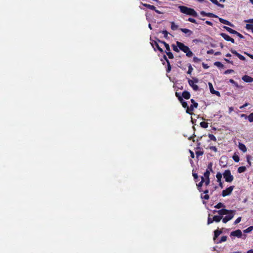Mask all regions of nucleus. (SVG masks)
Wrapping results in <instances>:
<instances>
[{"mask_svg":"<svg viewBox=\"0 0 253 253\" xmlns=\"http://www.w3.org/2000/svg\"><path fill=\"white\" fill-rule=\"evenodd\" d=\"M235 211L227 210L224 209H221L218 211V213L219 215H226L224 218H222V221L224 223H226L227 221L231 220L235 214Z\"/></svg>","mask_w":253,"mask_h":253,"instance_id":"1","label":"nucleus"},{"mask_svg":"<svg viewBox=\"0 0 253 253\" xmlns=\"http://www.w3.org/2000/svg\"><path fill=\"white\" fill-rule=\"evenodd\" d=\"M179 8L180 11L188 15H191L195 17L198 16L197 12L193 8L186 7L185 6H179Z\"/></svg>","mask_w":253,"mask_h":253,"instance_id":"2","label":"nucleus"},{"mask_svg":"<svg viewBox=\"0 0 253 253\" xmlns=\"http://www.w3.org/2000/svg\"><path fill=\"white\" fill-rule=\"evenodd\" d=\"M176 44L179 49L186 53L187 56L191 57L193 56V52L190 50V48L184 43L179 42H176Z\"/></svg>","mask_w":253,"mask_h":253,"instance_id":"3","label":"nucleus"},{"mask_svg":"<svg viewBox=\"0 0 253 253\" xmlns=\"http://www.w3.org/2000/svg\"><path fill=\"white\" fill-rule=\"evenodd\" d=\"M192 174H193V176L194 177L195 182H197L196 185H197L198 190H199L200 192H201V187L202 186L203 182H204L205 181L204 177H206V171L203 173V176H201V181L200 182H199L198 183H197L198 181V176L197 173L193 172Z\"/></svg>","mask_w":253,"mask_h":253,"instance_id":"4","label":"nucleus"},{"mask_svg":"<svg viewBox=\"0 0 253 253\" xmlns=\"http://www.w3.org/2000/svg\"><path fill=\"white\" fill-rule=\"evenodd\" d=\"M223 175L226 182H230L233 180V177L231 175L229 170H226L223 173Z\"/></svg>","mask_w":253,"mask_h":253,"instance_id":"5","label":"nucleus"},{"mask_svg":"<svg viewBox=\"0 0 253 253\" xmlns=\"http://www.w3.org/2000/svg\"><path fill=\"white\" fill-rule=\"evenodd\" d=\"M150 43L152 47L154 48L155 51H156V50L157 49L161 53L164 52L163 49L160 46L157 41L151 40Z\"/></svg>","mask_w":253,"mask_h":253,"instance_id":"6","label":"nucleus"},{"mask_svg":"<svg viewBox=\"0 0 253 253\" xmlns=\"http://www.w3.org/2000/svg\"><path fill=\"white\" fill-rule=\"evenodd\" d=\"M197 143H198V145H197V147L196 148V150L195 153H196L197 157L198 158L199 156L203 155L204 150H201L200 146L201 143H200V142H199L198 140H197Z\"/></svg>","mask_w":253,"mask_h":253,"instance_id":"7","label":"nucleus"},{"mask_svg":"<svg viewBox=\"0 0 253 253\" xmlns=\"http://www.w3.org/2000/svg\"><path fill=\"white\" fill-rule=\"evenodd\" d=\"M234 188V186H231L225 190L222 191V195L223 197L229 195Z\"/></svg>","mask_w":253,"mask_h":253,"instance_id":"8","label":"nucleus"},{"mask_svg":"<svg viewBox=\"0 0 253 253\" xmlns=\"http://www.w3.org/2000/svg\"><path fill=\"white\" fill-rule=\"evenodd\" d=\"M197 82H198V80L196 79H194V81L190 80V79L188 80V83H189V85L192 87V88L194 90H197L198 89V86L197 85L194 84L195 83H197Z\"/></svg>","mask_w":253,"mask_h":253,"instance_id":"9","label":"nucleus"},{"mask_svg":"<svg viewBox=\"0 0 253 253\" xmlns=\"http://www.w3.org/2000/svg\"><path fill=\"white\" fill-rule=\"evenodd\" d=\"M209 88H210V91H211V92L212 94H215V95H216L218 96H220V92L219 91H215L213 89V86H212L211 83H209Z\"/></svg>","mask_w":253,"mask_h":253,"instance_id":"10","label":"nucleus"},{"mask_svg":"<svg viewBox=\"0 0 253 253\" xmlns=\"http://www.w3.org/2000/svg\"><path fill=\"white\" fill-rule=\"evenodd\" d=\"M220 35L222 38H223L225 40L227 41H230L232 43H234L235 41L234 40L233 38H231L230 37H229L228 35L225 33H221Z\"/></svg>","mask_w":253,"mask_h":253,"instance_id":"11","label":"nucleus"},{"mask_svg":"<svg viewBox=\"0 0 253 253\" xmlns=\"http://www.w3.org/2000/svg\"><path fill=\"white\" fill-rule=\"evenodd\" d=\"M231 235L233 236H236L238 237H241L242 235V233L241 231L239 229H238L235 231H233L231 233Z\"/></svg>","mask_w":253,"mask_h":253,"instance_id":"12","label":"nucleus"},{"mask_svg":"<svg viewBox=\"0 0 253 253\" xmlns=\"http://www.w3.org/2000/svg\"><path fill=\"white\" fill-rule=\"evenodd\" d=\"M242 80L247 83H251L253 82V78L252 77L248 76V75H245L242 77Z\"/></svg>","mask_w":253,"mask_h":253,"instance_id":"13","label":"nucleus"},{"mask_svg":"<svg viewBox=\"0 0 253 253\" xmlns=\"http://www.w3.org/2000/svg\"><path fill=\"white\" fill-rule=\"evenodd\" d=\"M190 93L188 91H184L182 93V97L186 99H188L190 98Z\"/></svg>","mask_w":253,"mask_h":253,"instance_id":"14","label":"nucleus"},{"mask_svg":"<svg viewBox=\"0 0 253 253\" xmlns=\"http://www.w3.org/2000/svg\"><path fill=\"white\" fill-rule=\"evenodd\" d=\"M178 100L182 104V105L183 107H184V108H186V109L187 108V107H188V105L187 102H185L183 100V99L182 98V97H178Z\"/></svg>","mask_w":253,"mask_h":253,"instance_id":"15","label":"nucleus"},{"mask_svg":"<svg viewBox=\"0 0 253 253\" xmlns=\"http://www.w3.org/2000/svg\"><path fill=\"white\" fill-rule=\"evenodd\" d=\"M219 21L221 23H222L223 24H224L225 25H227L230 26L231 27L233 26V25L232 24H231L230 22H229L228 21H227L226 20H225V19H223L222 18H219Z\"/></svg>","mask_w":253,"mask_h":253,"instance_id":"16","label":"nucleus"},{"mask_svg":"<svg viewBox=\"0 0 253 253\" xmlns=\"http://www.w3.org/2000/svg\"><path fill=\"white\" fill-rule=\"evenodd\" d=\"M238 147L244 153L246 152L247 150L246 146L241 142L239 143Z\"/></svg>","mask_w":253,"mask_h":253,"instance_id":"17","label":"nucleus"},{"mask_svg":"<svg viewBox=\"0 0 253 253\" xmlns=\"http://www.w3.org/2000/svg\"><path fill=\"white\" fill-rule=\"evenodd\" d=\"M141 4L145 7H147V8L149 9H151V10H155V6L153 5H151V4H147V3H141Z\"/></svg>","mask_w":253,"mask_h":253,"instance_id":"18","label":"nucleus"},{"mask_svg":"<svg viewBox=\"0 0 253 253\" xmlns=\"http://www.w3.org/2000/svg\"><path fill=\"white\" fill-rule=\"evenodd\" d=\"M194 108V106L191 104L190 107L188 106L187 107L186 110V112L188 114H192Z\"/></svg>","mask_w":253,"mask_h":253,"instance_id":"19","label":"nucleus"},{"mask_svg":"<svg viewBox=\"0 0 253 253\" xmlns=\"http://www.w3.org/2000/svg\"><path fill=\"white\" fill-rule=\"evenodd\" d=\"M224 29H225L228 32H229V33H231V34H235V33H237V31L228 27H226V26H224L223 27Z\"/></svg>","mask_w":253,"mask_h":253,"instance_id":"20","label":"nucleus"},{"mask_svg":"<svg viewBox=\"0 0 253 253\" xmlns=\"http://www.w3.org/2000/svg\"><path fill=\"white\" fill-rule=\"evenodd\" d=\"M180 30L185 34H188L189 35H190L192 33V32L188 29L181 28Z\"/></svg>","mask_w":253,"mask_h":253,"instance_id":"21","label":"nucleus"},{"mask_svg":"<svg viewBox=\"0 0 253 253\" xmlns=\"http://www.w3.org/2000/svg\"><path fill=\"white\" fill-rule=\"evenodd\" d=\"M213 218L214 221L219 222L222 218V215L219 214V215H214Z\"/></svg>","mask_w":253,"mask_h":253,"instance_id":"22","label":"nucleus"},{"mask_svg":"<svg viewBox=\"0 0 253 253\" xmlns=\"http://www.w3.org/2000/svg\"><path fill=\"white\" fill-rule=\"evenodd\" d=\"M222 233V231L220 230H216L214 231V236L213 238L214 240H215L216 238Z\"/></svg>","mask_w":253,"mask_h":253,"instance_id":"23","label":"nucleus"},{"mask_svg":"<svg viewBox=\"0 0 253 253\" xmlns=\"http://www.w3.org/2000/svg\"><path fill=\"white\" fill-rule=\"evenodd\" d=\"M201 199H203V203L204 204H206V201H205V200H206V190L204 191L203 192V193L201 194Z\"/></svg>","mask_w":253,"mask_h":253,"instance_id":"24","label":"nucleus"},{"mask_svg":"<svg viewBox=\"0 0 253 253\" xmlns=\"http://www.w3.org/2000/svg\"><path fill=\"white\" fill-rule=\"evenodd\" d=\"M171 24V29L172 30H176L178 28V25H175V24L174 23V22H171L170 23Z\"/></svg>","mask_w":253,"mask_h":253,"instance_id":"25","label":"nucleus"},{"mask_svg":"<svg viewBox=\"0 0 253 253\" xmlns=\"http://www.w3.org/2000/svg\"><path fill=\"white\" fill-rule=\"evenodd\" d=\"M167 67L166 69V72H167V73H169L170 72V71L171 70V66L170 65V62L167 63Z\"/></svg>","mask_w":253,"mask_h":253,"instance_id":"26","label":"nucleus"},{"mask_svg":"<svg viewBox=\"0 0 253 253\" xmlns=\"http://www.w3.org/2000/svg\"><path fill=\"white\" fill-rule=\"evenodd\" d=\"M246 170V168L245 167L242 166L240 167L238 169V171L239 173H242L244 172Z\"/></svg>","mask_w":253,"mask_h":253,"instance_id":"27","label":"nucleus"},{"mask_svg":"<svg viewBox=\"0 0 253 253\" xmlns=\"http://www.w3.org/2000/svg\"><path fill=\"white\" fill-rule=\"evenodd\" d=\"M171 47H172V49L174 51L176 52H178L179 51V50L178 49L179 48L177 45H175V44H173L171 45Z\"/></svg>","mask_w":253,"mask_h":253,"instance_id":"28","label":"nucleus"},{"mask_svg":"<svg viewBox=\"0 0 253 253\" xmlns=\"http://www.w3.org/2000/svg\"><path fill=\"white\" fill-rule=\"evenodd\" d=\"M253 230V226H250L248 227L247 229L244 230V232L245 233H249Z\"/></svg>","mask_w":253,"mask_h":253,"instance_id":"29","label":"nucleus"},{"mask_svg":"<svg viewBox=\"0 0 253 253\" xmlns=\"http://www.w3.org/2000/svg\"><path fill=\"white\" fill-rule=\"evenodd\" d=\"M166 53L168 56L169 58L173 59L174 58L173 54L170 51L167 52Z\"/></svg>","mask_w":253,"mask_h":253,"instance_id":"30","label":"nucleus"},{"mask_svg":"<svg viewBox=\"0 0 253 253\" xmlns=\"http://www.w3.org/2000/svg\"><path fill=\"white\" fill-rule=\"evenodd\" d=\"M214 65L220 68H223L224 67V65L220 62H215Z\"/></svg>","mask_w":253,"mask_h":253,"instance_id":"31","label":"nucleus"},{"mask_svg":"<svg viewBox=\"0 0 253 253\" xmlns=\"http://www.w3.org/2000/svg\"><path fill=\"white\" fill-rule=\"evenodd\" d=\"M246 27L247 29L252 30V32L253 33V25L247 24Z\"/></svg>","mask_w":253,"mask_h":253,"instance_id":"32","label":"nucleus"},{"mask_svg":"<svg viewBox=\"0 0 253 253\" xmlns=\"http://www.w3.org/2000/svg\"><path fill=\"white\" fill-rule=\"evenodd\" d=\"M193 70V69L192 66L190 64H189V65L188 66V71L187 72V73L188 74H191Z\"/></svg>","mask_w":253,"mask_h":253,"instance_id":"33","label":"nucleus"},{"mask_svg":"<svg viewBox=\"0 0 253 253\" xmlns=\"http://www.w3.org/2000/svg\"><path fill=\"white\" fill-rule=\"evenodd\" d=\"M248 118L250 122H253V113L250 114L248 116Z\"/></svg>","mask_w":253,"mask_h":253,"instance_id":"34","label":"nucleus"},{"mask_svg":"<svg viewBox=\"0 0 253 253\" xmlns=\"http://www.w3.org/2000/svg\"><path fill=\"white\" fill-rule=\"evenodd\" d=\"M233 160L236 162H238L239 161V157L236 155V154H234L233 156Z\"/></svg>","mask_w":253,"mask_h":253,"instance_id":"35","label":"nucleus"},{"mask_svg":"<svg viewBox=\"0 0 253 253\" xmlns=\"http://www.w3.org/2000/svg\"><path fill=\"white\" fill-rule=\"evenodd\" d=\"M162 33H163L164 35V37L166 39L168 38L169 33L166 30H163L161 32Z\"/></svg>","mask_w":253,"mask_h":253,"instance_id":"36","label":"nucleus"},{"mask_svg":"<svg viewBox=\"0 0 253 253\" xmlns=\"http://www.w3.org/2000/svg\"><path fill=\"white\" fill-rule=\"evenodd\" d=\"M191 102H192V105H193L194 106L195 108H197L198 107V103L196 102L194 99H191Z\"/></svg>","mask_w":253,"mask_h":253,"instance_id":"37","label":"nucleus"},{"mask_svg":"<svg viewBox=\"0 0 253 253\" xmlns=\"http://www.w3.org/2000/svg\"><path fill=\"white\" fill-rule=\"evenodd\" d=\"M209 137L211 140L216 141V140L215 137L213 135L211 134H209Z\"/></svg>","mask_w":253,"mask_h":253,"instance_id":"38","label":"nucleus"},{"mask_svg":"<svg viewBox=\"0 0 253 253\" xmlns=\"http://www.w3.org/2000/svg\"><path fill=\"white\" fill-rule=\"evenodd\" d=\"M216 178L218 180V182H220L221 181V179L222 178V175L221 173H218L217 174H216Z\"/></svg>","mask_w":253,"mask_h":253,"instance_id":"39","label":"nucleus"},{"mask_svg":"<svg viewBox=\"0 0 253 253\" xmlns=\"http://www.w3.org/2000/svg\"><path fill=\"white\" fill-rule=\"evenodd\" d=\"M165 47H166V51H165V52L167 53V52H169V51H170V47H169V44L168 43V44H166V45L165 46Z\"/></svg>","mask_w":253,"mask_h":253,"instance_id":"40","label":"nucleus"},{"mask_svg":"<svg viewBox=\"0 0 253 253\" xmlns=\"http://www.w3.org/2000/svg\"><path fill=\"white\" fill-rule=\"evenodd\" d=\"M188 21L191 22L193 23L197 24L196 21L195 19L192 18H189L187 20Z\"/></svg>","mask_w":253,"mask_h":253,"instance_id":"41","label":"nucleus"},{"mask_svg":"<svg viewBox=\"0 0 253 253\" xmlns=\"http://www.w3.org/2000/svg\"><path fill=\"white\" fill-rule=\"evenodd\" d=\"M224 207V205L222 203H219L216 206H215V208L217 209H219Z\"/></svg>","mask_w":253,"mask_h":253,"instance_id":"42","label":"nucleus"},{"mask_svg":"<svg viewBox=\"0 0 253 253\" xmlns=\"http://www.w3.org/2000/svg\"><path fill=\"white\" fill-rule=\"evenodd\" d=\"M227 236H222V237H221V238L220 241H219V243H221V242H225V241H226V240H227Z\"/></svg>","mask_w":253,"mask_h":253,"instance_id":"43","label":"nucleus"},{"mask_svg":"<svg viewBox=\"0 0 253 253\" xmlns=\"http://www.w3.org/2000/svg\"><path fill=\"white\" fill-rule=\"evenodd\" d=\"M233 72H234V70H231V69H229V70H227L226 71H225L224 72V74H227L231 73H233Z\"/></svg>","mask_w":253,"mask_h":253,"instance_id":"44","label":"nucleus"},{"mask_svg":"<svg viewBox=\"0 0 253 253\" xmlns=\"http://www.w3.org/2000/svg\"><path fill=\"white\" fill-rule=\"evenodd\" d=\"M240 59L242 60H245L246 59L245 57L244 56H243V55L239 54V55H238V56H237Z\"/></svg>","mask_w":253,"mask_h":253,"instance_id":"45","label":"nucleus"},{"mask_svg":"<svg viewBox=\"0 0 253 253\" xmlns=\"http://www.w3.org/2000/svg\"><path fill=\"white\" fill-rule=\"evenodd\" d=\"M241 220V217H238L234 222L235 224H237L239 223Z\"/></svg>","mask_w":253,"mask_h":253,"instance_id":"46","label":"nucleus"},{"mask_svg":"<svg viewBox=\"0 0 253 253\" xmlns=\"http://www.w3.org/2000/svg\"><path fill=\"white\" fill-rule=\"evenodd\" d=\"M201 126L203 128H206V122L203 121L201 123H200Z\"/></svg>","mask_w":253,"mask_h":253,"instance_id":"47","label":"nucleus"},{"mask_svg":"<svg viewBox=\"0 0 253 253\" xmlns=\"http://www.w3.org/2000/svg\"><path fill=\"white\" fill-rule=\"evenodd\" d=\"M207 16H210V17H217V16L215 15L214 14L211 13H207Z\"/></svg>","mask_w":253,"mask_h":253,"instance_id":"48","label":"nucleus"},{"mask_svg":"<svg viewBox=\"0 0 253 253\" xmlns=\"http://www.w3.org/2000/svg\"><path fill=\"white\" fill-rule=\"evenodd\" d=\"M206 173H207V185H208V183H209V179L208 178V175L209 174V171L207 170Z\"/></svg>","mask_w":253,"mask_h":253,"instance_id":"49","label":"nucleus"},{"mask_svg":"<svg viewBox=\"0 0 253 253\" xmlns=\"http://www.w3.org/2000/svg\"><path fill=\"white\" fill-rule=\"evenodd\" d=\"M163 59L166 61L167 63H168L169 62V59H168V58L166 55H163Z\"/></svg>","mask_w":253,"mask_h":253,"instance_id":"50","label":"nucleus"},{"mask_svg":"<svg viewBox=\"0 0 253 253\" xmlns=\"http://www.w3.org/2000/svg\"><path fill=\"white\" fill-rule=\"evenodd\" d=\"M249 105L248 103H246L244 105L240 107V109H244L245 107L248 106Z\"/></svg>","mask_w":253,"mask_h":253,"instance_id":"51","label":"nucleus"},{"mask_svg":"<svg viewBox=\"0 0 253 253\" xmlns=\"http://www.w3.org/2000/svg\"><path fill=\"white\" fill-rule=\"evenodd\" d=\"M250 158H251V157L250 156L248 155V156H247V161H248V163H249V164L250 165H251V163L250 162Z\"/></svg>","mask_w":253,"mask_h":253,"instance_id":"52","label":"nucleus"},{"mask_svg":"<svg viewBox=\"0 0 253 253\" xmlns=\"http://www.w3.org/2000/svg\"><path fill=\"white\" fill-rule=\"evenodd\" d=\"M235 34L237 35L239 37H240L241 39L244 38V36L239 33H238V32H237V33H235Z\"/></svg>","mask_w":253,"mask_h":253,"instance_id":"53","label":"nucleus"},{"mask_svg":"<svg viewBox=\"0 0 253 253\" xmlns=\"http://www.w3.org/2000/svg\"><path fill=\"white\" fill-rule=\"evenodd\" d=\"M231 52L233 54H235L237 56H238V55H239V53H238L236 51L234 50H231Z\"/></svg>","mask_w":253,"mask_h":253,"instance_id":"54","label":"nucleus"},{"mask_svg":"<svg viewBox=\"0 0 253 253\" xmlns=\"http://www.w3.org/2000/svg\"><path fill=\"white\" fill-rule=\"evenodd\" d=\"M245 22H247V23H253V19L247 20H245Z\"/></svg>","mask_w":253,"mask_h":253,"instance_id":"55","label":"nucleus"},{"mask_svg":"<svg viewBox=\"0 0 253 253\" xmlns=\"http://www.w3.org/2000/svg\"><path fill=\"white\" fill-rule=\"evenodd\" d=\"M229 81L231 83L235 84L236 86H238L237 84L236 83V82L233 79H230Z\"/></svg>","mask_w":253,"mask_h":253,"instance_id":"56","label":"nucleus"},{"mask_svg":"<svg viewBox=\"0 0 253 253\" xmlns=\"http://www.w3.org/2000/svg\"><path fill=\"white\" fill-rule=\"evenodd\" d=\"M210 148L211 149L213 150L215 152H216V151H217L216 148L215 147H214V146H211V147H210Z\"/></svg>","mask_w":253,"mask_h":253,"instance_id":"57","label":"nucleus"},{"mask_svg":"<svg viewBox=\"0 0 253 253\" xmlns=\"http://www.w3.org/2000/svg\"><path fill=\"white\" fill-rule=\"evenodd\" d=\"M158 14H163V12L159 11V10H157L156 8L155 7V10H154Z\"/></svg>","mask_w":253,"mask_h":253,"instance_id":"58","label":"nucleus"},{"mask_svg":"<svg viewBox=\"0 0 253 253\" xmlns=\"http://www.w3.org/2000/svg\"><path fill=\"white\" fill-rule=\"evenodd\" d=\"M190 156H191V157L192 158H194V153L192 151H191V150H190Z\"/></svg>","mask_w":253,"mask_h":253,"instance_id":"59","label":"nucleus"},{"mask_svg":"<svg viewBox=\"0 0 253 253\" xmlns=\"http://www.w3.org/2000/svg\"><path fill=\"white\" fill-rule=\"evenodd\" d=\"M216 5H217L218 6L220 7L221 8H223L224 7L223 4H220V3H218V2Z\"/></svg>","mask_w":253,"mask_h":253,"instance_id":"60","label":"nucleus"},{"mask_svg":"<svg viewBox=\"0 0 253 253\" xmlns=\"http://www.w3.org/2000/svg\"><path fill=\"white\" fill-rule=\"evenodd\" d=\"M193 60L195 61V62H198V61H199V59L196 57H194L193 58Z\"/></svg>","mask_w":253,"mask_h":253,"instance_id":"61","label":"nucleus"},{"mask_svg":"<svg viewBox=\"0 0 253 253\" xmlns=\"http://www.w3.org/2000/svg\"><path fill=\"white\" fill-rule=\"evenodd\" d=\"M175 95H176V96L178 98V97H182V96H180V95H179V94L178 93H177V92H176Z\"/></svg>","mask_w":253,"mask_h":253,"instance_id":"62","label":"nucleus"},{"mask_svg":"<svg viewBox=\"0 0 253 253\" xmlns=\"http://www.w3.org/2000/svg\"><path fill=\"white\" fill-rule=\"evenodd\" d=\"M201 14L203 16H206V11H202L201 12Z\"/></svg>","mask_w":253,"mask_h":253,"instance_id":"63","label":"nucleus"},{"mask_svg":"<svg viewBox=\"0 0 253 253\" xmlns=\"http://www.w3.org/2000/svg\"><path fill=\"white\" fill-rule=\"evenodd\" d=\"M250 58L253 59V55L250 54H247Z\"/></svg>","mask_w":253,"mask_h":253,"instance_id":"64","label":"nucleus"}]
</instances>
